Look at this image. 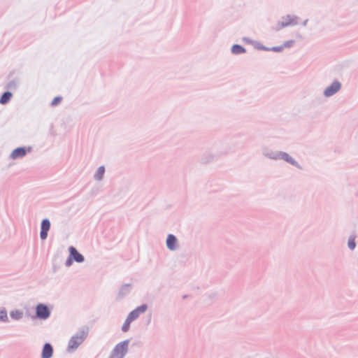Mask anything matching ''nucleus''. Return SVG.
Returning a JSON list of instances; mask_svg holds the SVG:
<instances>
[{
    "instance_id": "f257e3e1",
    "label": "nucleus",
    "mask_w": 358,
    "mask_h": 358,
    "mask_svg": "<svg viewBox=\"0 0 358 358\" xmlns=\"http://www.w3.org/2000/svg\"><path fill=\"white\" fill-rule=\"evenodd\" d=\"M262 154L267 159L275 161L282 160L299 169H302V166L286 152L273 150L268 147L264 146L262 148Z\"/></svg>"
},
{
    "instance_id": "f03ea898",
    "label": "nucleus",
    "mask_w": 358,
    "mask_h": 358,
    "mask_svg": "<svg viewBox=\"0 0 358 358\" xmlns=\"http://www.w3.org/2000/svg\"><path fill=\"white\" fill-rule=\"evenodd\" d=\"M299 17L294 15H286L281 17L280 20L278 21L274 27L275 31H279L285 27L289 26H295L298 24Z\"/></svg>"
},
{
    "instance_id": "7ed1b4c3",
    "label": "nucleus",
    "mask_w": 358,
    "mask_h": 358,
    "mask_svg": "<svg viewBox=\"0 0 358 358\" xmlns=\"http://www.w3.org/2000/svg\"><path fill=\"white\" fill-rule=\"evenodd\" d=\"M342 87L341 83L338 80H334L331 84L327 87L324 92L323 94L325 97H331L338 92Z\"/></svg>"
},
{
    "instance_id": "20e7f679",
    "label": "nucleus",
    "mask_w": 358,
    "mask_h": 358,
    "mask_svg": "<svg viewBox=\"0 0 358 358\" xmlns=\"http://www.w3.org/2000/svg\"><path fill=\"white\" fill-rule=\"evenodd\" d=\"M128 348V341H123L116 345L113 350V356L116 358H122L127 352Z\"/></svg>"
},
{
    "instance_id": "39448f33",
    "label": "nucleus",
    "mask_w": 358,
    "mask_h": 358,
    "mask_svg": "<svg viewBox=\"0 0 358 358\" xmlns=\"http://www.w3.org/2000/svg\"><path fill=\"white\" fill-rule=\"evenodd\" d=\"M84 341V338L82 336H73L68 345L69 351H72L76 349Z\"/></svg>"
},
{
    "instance_id": "423d86ee",
    "label": "nucleus",
    "mask_w": 358,
    "mask_h": 358,
    "mask_svg": "<svg viewBox=\"0 0 358 358\" xmlns=\"http://www.w3.org/2000/svg\"><path fill=\"white\" fill-rule=\"evenodd\" d=\"M36 313L37 317L41 319H47L50 315L48 307L43 304H39L36 306Z\"/></svg>"
},
{
    "instance_id": "0eeeda50",
    "label": "nucleus",
    "mask_w": 358,
    "mask_h": 358,
    "mask_svg": "<svg viewBox=\"0 0 358 358\" xmlns=\"http://www.w3.org/2000/svg\"><path fill=\"white\" fill-rule=\"evenodd\" d=\"M146 310H147L146 305H142L141 306H138V308H136L135 310H134L129 314L127 319L129 320V321L132 322L134 320H136V318H138L139 315L141 313H144Z\"/></svg>"
},
{
    "instance_id": "6e6552de",
    "label": "nucleus",
    "mask_w": 358,
    "mask_h": 358,
    "mask_svg": "<svg viewBox=\"0 0 358 358\" xmlns=\"http://www.w3.org/2000/svg\"><path fill=\"white\" fill-rule=\"evenodd\" d=\"M50 227V221L47 219L43 220L41 223V231L40 234V236L42 240L46 239L48 236V231H49Z\"/></svg>"
},
{
    "instance_id": "1a4fd4ad",
    "label": "nucleus",
    "mask_w": 358,
    "mask_h": 358,
    "mask_svg": "<svg viewBox=\"0 0 358 358\" xmlns=\"http://www.w3.org/2000/svg\"><path fill=\"white\" fill-rule=\"evenodd\" d=\"M70 257L73 259L77 262H82L84 260L83 256L80 254L77 250L73 247L69 248Z\"/></svg>"
},
{
    "instance_id": "9d476101",
    "label": "nucleus",
    "mask_w": 358,
    "mask_h": 358,
    "mask_svg": "<svg viewBox=\"0 0 358 358\" xmlns=\"http://www.w3.org/2000/svg\"><path fill=\"white\" fill-rule=\"evenodd\" d=\"M166 245L171 250H176L177 246V239L173 235L169 234L168 236L166 239Z\"/></svg>"
},
{
    "instance_id": "9b49d317",
    "label": "nucleus",
    "mask_w": 358,
    "mask_h": 358,
    "mask_svg": "<svg viewBox=\"0 0 358 358\" xmlns=\"http://www.w3.org/2000/svg\"><path fill=\"white\" fill-rule=\"evenodd\" d=\"M53 349L50 344L46 343L45 344L43 352H42V358H50L52 355Z\"/></svg>"
},
{
    "instance_id": "f8f14e48",
    "label": "nucleus",
    "mask_w": 358,
    "mask_h": 358,
    "mask_svg": "<svg viewBox=\"0 0 358 358\" xmlns=\"http://www.w3.org/2000/svg\"><path fill=\"white\" fill-rule=\"evenodd\" d=\"M26 155V150L24 148H19L13 151L11 153V157L13 159H17L18 157H22Z\"/></svg>"
},
{
    "instance_id": "ddd939ff",
    "label": "nucleus",
    "mask_w": 358,
    "mask_h": 358,
    "mask_svg": "<svg viewBox=\"0 0 358 358\" xmlns=\"http://www.w3.org/2000/svg\"><path fill=\"white\" fill-rule=\"evenodd\" d=\"M245 48L240 45L235 44L231 47V52L234 55H240L242 53H245Z\"/></svg>"
},
{
    "instance_id": "4468645a",
    "label": "nucleus",
    "mask_w": 358,
    "mask_h": 358,
    "mask_svg": "<svg viewBox=\"0 0 358 358\" xmlns=\"http://www.w3.org/2000/svg\"><path fill=\"white\" fill-rule=\"evenodd\" d=\"M13 94L10 92H6L3 94L0 98V103L2 105L6 104L12 98Z\"/></svg>"
},
{
    "instance_id": "2eb2a0df",
    "label": "nucleus",
    "mask_w": 358,
    "mask_h": 358,
    "mask_svg": "<svg viewBox=\"0 0 358 358\" xmlns=\"http://www.w3.org/2000/svg\"><path fill=\"white\" fill-rule=\"evenodd\" d=\"M355 235H350L348 238V246L350 250H354L356 248V243H355Z\"/></svg>"
},
{
    "instance_id": "dca6fc26",
    "label": "nucleus",
    "mask_w": 358,
    "mask_h": 358,
    "mask_svg": "<svg viewBox=\"0 0 358 358\" xmlns=\"http://www.w3.org/2000/svg\"><path fill=\"white\" fill-rule=\"evenodd\" d=\"M10 316L15 320H19L22 317V313L20 310H15L10 313Z\"/></svg>"
},
{
    "instance_id": "f3484780",
    "label": "nucleus",
    "mask_w": 358,
    "mask_h": 358,
    "mask_svg": "<svg viewBox=\"0 0 358 358\" xmlns=\"http://www.w3.org/2000/svg\"><path fill=\"white\" fill-rule=\"evenodd\" d=\"M104 172H105V169H104V167L103 166H100L98 170H97V172L96 173V178L98 179V180H101L104 174Z\"/></svg>"
},
{
    "instance_id": "a211bd4d",
    "label": "nucleus",
    "mask_w": 358,
    "mask_h": 358,
    "mask_svg": "<svg viewBox=\"0 0 358 358\" xmlns=\"http://www.w3.org/2000/svg\"><path fill=\"white\" fill-rule=\"evenodd\" d=\"M295 43V41L294 40H289L287 41H285L283 44L282 45L284 48H292Z\"/></svg>"
},
{
    "instance_id": "6ab92c4d",
    "label": "nucleus",
    "mask_w": 358,
    "mask_h": 358,
    "mask_svg": "<svg viewBox=\"0 0 358 358\" xmlns=\"http://www.w3.org/2000/svg\"><path fill=\"white\" fill-rule=\"evenodd\" d=\"M255 48L259 50L268 51V48L263 45L262 44H261L260 43H258V42L255 43Z\"/></svg>"
},
{
    "instance_id": "aec40b11",
    "label": "nucleus",
    "mask_w": 358,
    "mask_h": 358,
    "mask_svg": "<svg viewBox=\"0 0 358 358\" xmlns=\"http://www.w3.org/2000/svg\"><path fill=\"white\" fill-rule=\"evenodd\" d=\"M131 322V321H129V320L126 319V320H125V322L123 324L122 327V329L123 331L126 332V331H127L129 330Z\"/></svg>"
},
{
    "instance_id": "412c9836",
    "label": "nucleus",
    "mask_w": 358,
    "mask_h": 358,
    "mask_svg": "<svg viewBox=\"0 0 358 358\" xmlns=\"http://www.w3.org/2000/svg\"><path fill=\"white\" fill-rule=\"evenodd\" d=\"M283 50V47L282 45H280V46H274V47H272V48H268V51H273V52H282Z\"/></svg>"
},
{
    "instance_id": "4be33fe9",
    "label": "nucleus",
    "mask_w": 358,
    "mask_h": 358,
    "mask_svg": "<svg viewBox=\"0 0 358 358\" xmlns=\"http://www.w3.org/2000/svg\"><path fill=\"white\" fill-rule=\"evenodd\" d=\"M8 318L7 312L5 310H0V320L6 321Z\"/></svg>"
},
{
    "instance_id": "5701e85b",
    "label": "nucleus",
    "mask_w": 358,
    "mask_h": 358,
    "mask_svg": "<svg viewBox=\"0 0 358 358\" xmlns=\"http://www.w3.org/2000/svg\"><path fill=\"white\" fill-rule=\"evenodd\" d=\"M62 101V97L60 96H57L55 97L52 101V103H51V105L52 106H55L57 105H58Z\"/></svg>"
},
{
    "instance_id": "b1692460",
    "label": "nucleus",
    "mask_w": 358,
    "mask_h": 358,
    "mask_svg": "<svg viewBox=\"0 0 358 358\" xmlns=\"http://www.w3.org/2000/svg\"><path fill=\"white\" fill-rule=\"evenodd\" d=\"M243 41H244L245 42H246L247 43H252V41L251 39H250L249 38H246V37H244L243 38Z\"/></svg>"
},
{
    "instance_id": "393cba45",
    "label": "nucleus",
    "mask_w": 358,
    "mask_h": 358,
    "mask_svg": "<svg viewBox=\"0 0 358 358\" xmlns=\"http://www.w3.org/2000/svg\"><path fill=\"white\" fill-rule=\"evenodd\" d=\"M71 257H69V258L67 259L66 262V266H70L72 263V260H71Z\"/></svg>"
},
{
    "instance_id": "a878e982",
    "label": "nucleus",
    "mask_w": 358,
    "mask_h": 358,
    "mask_svg": "<svg viewBox=\"0 0 358 358\" xmlns=\"http://www.w3.org/2000/svg\"><path fill=\"white\" fill-rule=\"evenodd\" d=\"M308 21V19L305 20L302 22V25H303V27H306V26L307 25Z\"/></svg>"
}]
</instances>
